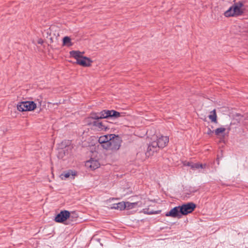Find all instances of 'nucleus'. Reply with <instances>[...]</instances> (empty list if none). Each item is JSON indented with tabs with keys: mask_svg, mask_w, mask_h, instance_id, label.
Instances as JSON below:
<instances>
[{
	"mask_svg": "<svg viewBox=\"0 0 248 248\" xmlns=\"http://www.w3.org/2000/svg\"><path fill=\"white\" fill-rule=\"evenodd\" d=\"M193 163H191L190 162H186L185 163H184V165L185 166H189L191 167V165Z\"/></svg>",
	"mask_w": 248,
	"mask_h": 248,
	"instance_id": "nucleus-21",
	"label": "nucleus"
},
{
	"mask_svg": "<svg viewBox=\"0 0 248 248\" xmlns=\"http://www.w3.org/2000/svg\"><path fill=\"white\" fill-rule=\"evenodd\" d=\"M107 122H99V121H94L93 123V125L96 129L99 131H106L108 129V126L106 125Z\"/></svg>",
	"mask_w": 248,
	"mask_h": 248,
	"instance_id": "nucleus-11",
	"label": "nucleus"
},
{
	"mask_svg": "<svg viewBox=\"0 0 248 248\" xmlns=\"http://www.w3.org/2000/svg\"><path fill=\"white\" fill-rule=\"evenodd\" d=\"M169 137L161 136L156 138L155 140L152 141L149 145L148 150L153 152H156L159 148H164L169 142Z\"/></svg>",
	"mask_w": 248,
	"mask_h": 248,
	"instance_id": "nucleus-1",
	"label": "nucleus"
},
{
	"mask_svg": "<svg viewBox=\"0 0 248 248\" xmlns=\"http://www.w3.org/2000/svg\"><path fill=\"white\" fill-rule=\"evenodd\" d=\"M63 44L67 46H71L72 43H71L70 38L68 36H65L63 38Z\"/></svg>",
	"mask_w": 248,
	"mask_h": 248,
	"instance_id": "nucleus-18",
	"label": "nucleus"
},
{
	"mask_svg": "<svg viewBox=\"0 0 248 248\" xmlns=\"http://www.w3.org/2000/svg\"><path fill=\"white\" fill-rule=\"evenodd\" d=\"M115 136V134H107L100 136L98 139V142L101 145L102 147L105 149V145H107L108 142L111 138Z\"/></svg>",
	"mask_w": 248,
	"mask_h": 248,
	"instance_id": "nucleus-10",
	"label": "nucleus"
},
{
	"mask_svg": "<svg viewBox=\"0 0 248 248\" xmlns=\"http://www.w3.org/2000/svg\"><path fill=\"white\" fill-rule=\"evenodd\" d=\"M113 138L109 140L107 145H105V149L106 150H110L112 152H115L118 150L121 145L122 140L118 136H114Z\"/></svg>",
	"mask_w": 248,
	"mask_h": 248,
	"instance_id": "nucleus-5",
	"label": "nucleus"
},
{
	"mask_svg": "<svg viewBox=\"0 0 248 248\" xmlns=\"http://www.w3.org/2000/svg\"><path fill=\"white\" fill-rule=\"evenodd\" d=\"M206 165L205 164H202L199 163H194L191 165V168L193 169H198L199 168L204 169L205 168Z\"/></svg>",
	"mask_w": 248,
	"mask_h": 248,
	"instance_id": "nucleus-17",
	"label": "nucleus"
},
{
	"mask_svg": "<svg viewBox=\"0 0 248 248\" xmlns=\"http://www.w3.org/2000/svg\"><path fill=\"white\" fill-rule=\"evenodd\" d=\"M77 215L75 213H72V214L67 210L61 211L55 218V221L57 222H63L68 218L77 217Z\"/></svg>",
	"mask_w": 248,
	"mask_h": 248,
	"instance_id": "nucleus-6",
	"label": "nucleus"
},
{
	"mask_svg": "<svg viewBox=\"0 0 248 248\" xmlns=\"http://www.w3.org/2000/svg\"><path fill=\"white\" fill-rule=\"evenodd\" d=\"M226 131V128L224 127H219L217 128L214 132L217 136H219L221 134H223Z\"/></svg>",
	"mask_w": 248,
	"mask_h": 248,
	"instance_id": "nucleus-19",
	"label": "nucleus"
},
{
	"mask_svg": "<svg viewBox=\"0 0 248 248\" xmlns=\"http://www.w3.org/2000/svg\"><path fill=\"white\" fill-rule=\"evenodd\" d=\"M209 119L210 120L211 122L217 124V115L216 113V110L215 109L213 110L210 112V114L208 116Z\"/></svg>",
	"mask_w": 248,
	"mask_h": 248,
	"instance_id": "nucleus-16",
	"label": "nucleus"
},
{
	"mask_svg": "<svg viewBox=\"0 0 248 248\" xmlns=\"http://www.w3.org/2000/svg\"><path fill=\"white\" fill-rule=\"evenodd\" d=\"M181 209L180 206L175 207L171 209L169 212L166 213V217H172L180 218L181 217Z\"/></svg>",
	"mask_w": 248,
	"mask_h": 248,
	"instance_id": "nucleus-9",
	"label": "nucleus"
},
{
	"mask_svg": "<svg viewBox=\"0 0 248 248\" xmlns=\"http://www.w3.org/2000/svg\"><path fill=\"white\" fill-rule=\"evenodd\" d=\"M65 155V150L63 149H60L58 152V157L59 158H62Z\"/></svg>",
	"mask_w": 248,
	"mask_h": 248,
	"instance_id": "nucleus-20",
	"label": "nucleus"
},
{
	"mask_svg": "<svg viewBox=\"0 0 248 248\" xmlns=\"http://www.w3.org/2000/svg\"><path fill=\"white\" fill-rule=\"evenodd\" d=\"M121 116V113L114 110H104L100 112L93 113L91 114L90 118L87 120L91 119L93 120H98L100 119L108 118V117L118 118Z\"/></svg>",
	"mask_w": 248,
	"mask_h": 248,
	"instance_id": "nucleus-2",
	"label": "nucleus"
},
{
	"mask_svg": "<svg viewBox=\"0 0 248 248\" xmlns=\"http://www.w3.org/2000/svg\"><path fill=\"white\" fill-rule=\"evenodd\" d=\"M111 209H117L119 210H123L125 209V204L124 202L114 203L111 206Z\"/></svg>",
	"mask_w": 248,
	"mask_h": 248,
	"instance_id": "nucleus-14",
	"label": "nucleus"
},
{
	"mask_svg": "<svg viewBox=\"0 0 248 248\" xmlns=\"http://www.w3.org/2000/svg\"><path fill=\"white\" fill-rule=\"evenodd\" d=\"M70 55L77 60V63L83 66L87 67L91 65L92 61L86 57L82 56V53L78 51H72Z\"/></svg>",
	"mask_w": 248,
	"mask_h": 248,
	"instance_id": "nucleus-4",
	"label": "nucleus"
},
{
	"mask_svg": "<svg viewBox=\"0 0 248 248\" xmlns=\"http://www.w3.org/2000/svg\"><path fill=\"white\" fill-rule=\"evenodd\" d=\"M214 132L213 131L211 130L210 129H209L208 132H207V134L208 135H210L211 134V133H213Z\"/></svg>",
	"mask_w": 248,
	"mask_h": 248,
	"instance_id": "nucleus-22",
	"label": "nucleus"
},
{
	"mask_svg": "<svg viewBox=\"0 0 248 248\" xmlns=\"http://www.w3.org/2000/svg\"><path fill=\"white\" fill-rule=\"evenodd\" d=\"M85 166L92 170H95L99 167L100 164L97 160L92 159L86 162Z\"/></svg>",
	"mask_w": 248,
	"mask_h": 248,
	"instance_id": "nucleus-12",
	"label": "nucleus"
},
{
	"mask_svg": "<svg viewBox=\"0 0 248 248\" xmlns=\"http://www.w3.org/2000/svg\"><path fill=\"white\" fill-rule=\"evenodd\" d=\"M36 108V105L33 101L22 102L17 105V108L20 111H31Z\"/></svg>",
	"mask_w": 248,
	"mask_h": 248,
	"instance_id": "nucleus-7",
	"label": "nucleus"
},
{
	"mask_svg": "<svg viewBox=\"0 0 248 248\" xmlns=\"http://www.w3.org/2000/svg\"><path fill=\"white\" fill-rule=\"evenodd\" d=\"M76 175V172L71 170H69L67 171L63 172L61 174L60 177L62 180H65L68 178H74V176Z\"/></svg>",
	"mask_w": 248,
	"mask_h": 248,
	"instance_id": "nucleus-13",
	"label": "nucleus"
},
{
	"mask_svg": "<svg viewBox=\"0 0 248 248\" xmlns=\"http://www.w3.org/2000/svg\"><path fill=\"white\" fill-rule=\"evenodd\" d=\"M245 9L244 4L241 2L233 4L230 8L224 13L226 17L237 16L243 15Z\"/></svg>",
	"mask_w": 248,
	"mask_h": 248,
	"instance_id": "nucleus-3",
	"label": "nucleus"
},
{
	"mask_svg": "<svg viewBox=\"0 0 248 248\" xmlns=\"http://www.w3.org/2000/svg\"><path fill=\"white\" fill-rule=\"evenodd\" d=\"M124 203L125 204V209L127 210L136 208L137 206H140L141 205L140 202H124Z\"/></svg>",
	"mask_w": 248,
	"mask_h": 248,
	"instance_id": "nucleus-15",
	"label": "nucleus"
},
{
	"mask_svg": "<svg viewBox=\"0 0 248 248\" xmlns=\"http://www.w3.org/2000/svg\"><path fill=\"white\" fill-rule=\"evenodd\" d=\"M181 213L182 215H186L192 212L196 208V204L193 202H188L180 206Z\"/></svg>",
	"mask_w": 248,
	"mask_h": 248,
	"instance_id": "nucleus-8",
	"label": "nucleus"
}]
</instances>
